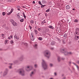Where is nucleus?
<instances>
[{
  "label": "nucleus",
  "mask_w": 79,
  "mask_h": 79,
  "mask_svg": "<svg viewBox=\"0 0 79 79\" xmlns=\"http://www.w3.org/2000/svg\"><path fill=\"white\" fill-rule=\"evenodd\" d=\"M42 61V67H43V68H44V69L45 70V69H47L48 68L47 64V63L46 62H45V60H44L43 59Z\"/></svg>",
  "instance_id": "1"
},
{
  "label": "nucleus",
  "mask_w": 79,
  "mask_h": 79,
  "mask_svg": "<svg viewBox=\"0 0 79 79\" xmlns=\"http://www.w3.org/2000/svg\"><path fill=\"white\" fill-rule=\"evenodd\" d=\"M44 55L45 56L47 57L48 58H49L51 56L50 52L49 51L47 50L44 52Z\"/></svg>",
  "instance_id": "2"
},
{
  "label": "nucleus",
  "mask_w": 79,
  "mask_h": 79,
  "mask_svg": "<svg viewBox=\"0 0 79 79\" xmlns=\"http://www.w3.org/2000/svg\"><path fill=\"white\" fill-rule=\"evenodd\" d=\"M19 74L21 75V76H24L25 75V72L24 71L23 69H19L18 71Z\"/></svg>",
  "instance_id": "3"
},
{
  "label": "nucleus",
  "mask_w": 79,
  "mask_h": 79,
  "mask_svg": "<svg viewBox=\"0 0 79 79\" xmlns=\"http://www.w3.org/2000/svg\"><path fill=\"white\" fill-rule=\"evenodd\" d=\"M60 51L62 53H64L65 55H71V52H64V49H61L60 50Z\"/></svg>",
  "instance_id": "4"
},
{
  "label": "nucleus",
  "mask_w": 79,
  "mask_h": 79,
  "mask_svg": "<svg viewBox=\"0 0 79 79\" xmlns=\"http://www.w3.org/2000/svg\"><path fill=\"white\" fill-rule=\"evenodd\" d=\"M30 37L31 40L33 41V40H34V34H33V33H31V34Z\"/></svg>",
  "instance_id": "5"
},
{
  "label": "nucleus",
  "mask_w": 79,
  "mask_h": 79,
  "mask_svg": "<svg viewBox=\"0 0 79 79\" xmlns=\"http://www.w3.org/2000/svg\"><path fill=\"white\" fill-rule=\"evenodd\" d=\"M8 70L7 69H6L5 71H4V73L3 76H5V75H6L8 73Z\"/></svg>",
  "instance_id": "6"
},
{
  "label": "nucleus",
  "mask_w": 79,
  "mask_h": 79,
  "mask_svg": "<svg viewBox=\"0 0 79 79\" xmlns=\"http://www.w3.org/2000/svg\"><path fill=\"white\" fill-rule=\"evenodd\" d=\"M27 68H29L30 69L29 70H27V71H31L32 69V66H27Z\"/></svg>",
  "instance_id": "7"
},
{
  "label": "nucleus",
  "mask_w": 79,
  "mask_h": 79,
  "mask_svg": "<svg viewBox=\"0 0 79 79\" xmlns=\"http://www.w3.org/2000/svg\"><path fill=\"white\" fill-rule=\"evenodd\" d=\"M43 30V32H45V31H49V30L48 29H46V28L45 27H44L42 28Z\"/></svg>",
  "instance_id": "8"
},
{
  "label": "nucleus",
  "mask_w": 79,
  "mask_h": 79,
  "mask_svg": "<svg viewBox=\"0 0 79 79\" xmlns=\"http://www.w3.org/2000/svg\"><path fill=\"white\" fill-rule=\"evenodd\" d=\"M14 38L15 39H17V40L19 39V37H18V36L16 34H15L14 36Z\"/></svg>",
  "instance_id": "9"
},
{
  "label": "nucleus",
  "mask_w": 79,
  "mask_h": 79,
  "mask_svg": "<svg viewBox=\"0 0 79 79\" xmlns=\"http://www.w3.org/2000/svg\"><path fill=\"white\" fill-rule=\"evenodd\" d=\"M12 24L14 26H18V24L15 22H14L13 23H12Z\"/></svg>",
  "instance_id": "10"
},
{
  "label": "nucleus",
  "mask_w": 79,
  "mask_h": 79,
  "mask_svg": "<svg viewBox=\"0 0 79 79\" xmlns=\"http://www.w3.org/2000/svg\"><path fill=\"white\" fill-rule=\"evenodd\" d=\"M34 75V72H32L30 74V76L31 77H32Z\"/></svg>",
  "instance_id": "11"
},
{
  "label": "nucleus",
  "mask_w": 79,
  "mask_h": 79,
  "mask_svg": "<svg viewBox=\"0 0 79 79\" xmlns=\"http://www.w3.org/2000/svg\"><path fill=\"white\" fill-rule=\"evenodd\" d=\"M71 8V6L69 5H67L66 6V9L67 10H69Z\"/></svg>",
  "instance_id": "12"
},
{
  "label": "nucleus",
  "mask_w": 79,
  "mask_h": 79,
  "mask_svg": "<svg viewBox=\"0 0 79 79\" xmlns=\"http://www.w3.org/2000/svg\"><path fill=\"white\" fill-rule=\"evenodd\" d=\"M49 28L50 29H54V27L52 25H50L48 26Z\"/></svg>",
  "instance_id": "13"
},
{
  "label": "nucleus",
  "mask_w": 79,
  "mask_h": 79,
  "mask_svg": "<svg viewBox=\"0 0 79 79\" xmlns=\"http://www.w3.org/2000/svg\"><path fill=\"white\" fill-rule=\"evenodd\" d=\"M75 36H79V32H75Z\"/></svg>",
  "instance_id": "14"
},
{
  "label": "nucleus",
  "mask_w": 79,
  "mask_h": 79,
  "mask_svg": "<svg viewBox=\"0 0 79 79\" xmlns=\"http://www.w3.org/2000/svg\"><path fill=\"white\" fill-rule=\"evenodd\" d=\"M46 22H45V20H44L41 23V24L42 25V26H43L44 24V23H45Z\"/></svg>",
  "instance_id": "15"
},
{
  "label": "nucleus",
  "mask_w": 79,
  "mask_h": 79,
  "mask_svg": "<svg viewBox=\"0 0 79 79\" xmlns=\"http://www.w3.org/2000/svg\"><path fill=\"white\" fill-rule=\"evenodd\" d=\"M57 60L58 61V62H60V61H61V58L60 57L58 56L57 57Z\"/></svg>",
  "instance_id": "16"
},
{
  "label": "nucleus",
  "mask_w": 79,
  "mask_h": 79,
  "mask_svg": "<svg viewBox=\"0 0 79 79\" xmlns=\"http://www.w3.org/2000/svg\"><path fill=\"white\" fill-rule=\"evenodd\" d=\"M79 36H75V40H77L79 39Z\"/></svg>",
  "instance_id": "17"
},
{
  "label": "nucleus",
  "mask_w": 79,
  "mask_h": 79,
  "mask_svg": "<svg viewBox=\"0 0 79 79\" xmlns=\"http://www.w3.org/2000/svg\"><path fill=\"white\" fill-rule=\"evenodd\" d=\"M42 3H43V4H45V3H46V1L45 0H43L42 1Z\"/></svg>",
  "instance_id": "18"
},
{
  "label": "nucleus",
  "mask_w": 79,
  "mask_h": 79,
  "mask_svg": "<svg viewBox=\"0 0 79 79\" xmlns=\"http://www.w3.org/2000/svg\"><path fill=\"white\" fill-rule=\"evenodd\" d=\"M17 16L18 18H19V19H21V17H20V15H19V13H18L17 14Z\"/></svg>",
  "instance_id": "19"
},
{
  "label": "nucleus",
  "mask_w": 79,
  "mask_h": 79,
  "mask_svg": "<svg viewBox=\"0 0 79 79\" xmlns=\"http://www.w3.org/2000/svg\"><path fill=\"white\" fill-rule=\"evenodd\" d=\"M34 32H35V34H37L38 33V31H37V30H34Z\"/></svg>",
  "instance_id": "20"
},
{
  "label": "nucleus",
  "mask_w": 79,
  "mask_h": 79,
  "mask_svg": "<svg viewBox=\"0 0 79 79\" xmlns=\"http://www.w3.org/2000/svg\"><path fill=\"white\" fill-rule=\"evenodd\" d=\"M75 32H79V29L77 28L76 29V31Z\"/></svg>",
  "instance_id": "21"
},
{
  "label": "nucleus",
  "mask_w": 79,
  "mask_h": 79,
  "mask_svg": "<svg viewBox=\"0 0 79 79\" xmlns=\"http://www.w3.org/2000/svg\"><path fill=\"white\" fill-rule=\"evenodd\" d=\"M51 44L52 45H55V42L54 41H53L51 43Z\"/></svg>",
  "instance_id": "22"
},
{
  "label": "nucleus",
  "mask_w": 79,
  "mask_h": 79,
  "mask_svg": "<svg viewBox=\"0 0 79 79\" xmlns=\"http://www.w3.org/2000/svg\"><path fill=\"white\" fill-rule=\"evenodd\" d=\"M23 60V56H22L20 58V61H22Z\"/></svg>",
  "instance_id": "23"
},
{
  "label": "nucleus",
  "mask_w": 79,
  "mask_h": 79,
  "mask_svg": "<svg viewBox=\"0 0 79 79\" xmlns=\"http://www.w3.org/2000/svg\"><path fill=\"white\" fill-rule=\"evenodd\" d=\"M34 47L35 48H37V44H35L34 46Z\"/></svg>",
  "instance_id": "24"
},
{
  "label": "nucleus",
  "mask_w": 79,
  "mask_h": 79,
  "mask_svg": "<svg viewBox=\"0 0 79 79\" xmlns=\"http://www.w3.org/2000/svg\"><path fill=\"white\" fill-rule=\"evenodd\" d=\"M10 22H11V23H12V24L15 21H14V20H13L11 19L10 20Z\"/></svg>",
  "instance_id": "25"
},
{
  "label": "nucleus",
  "mask_w": 79,
  "mask_h": 79,
  "mask_svg": "<svg viewBox=\"0 0 79 79\" xmlns=\"http://www.w3.org/2000/svg\"><path fill=\"white\" fill-rule=\"evenodd\" d=\"M73 64H74V65H75L77 67V69H78L79 67H78V66L76 64L74 63H73Z\"/></svg>",
  "instance_id": "26"
},
{
  "label": "nucleus",
  "mask_w": 79,
  "mask_h": 79,
  "mask_svg": "<svg viewBox=\"0 0 79 79\" xmlns=\"http://www.w3.org/2000/svg\"><path fill=\"white\" fill-rule=\"evenodd\" d=\"M38 39L40 40H42V39H42V37H39Z\"/></svg>",
  "instance_id": "27"
},
{
  "label": "nucleus",
  "mask_w": 79,
  "mask_h": 79,
  "mask_svg": "<svg viewBox=\"0 0 79 79\" xmlns=\"http://www.w3.org/2000/svg\"><path fill=\"white\" fill-rule=\"evenodd\" d=\"M20 22H23V21H24V19H20Z\"/></svg>",
  "instance_id": "28"
},
{
  "label": "nucleus",
  "mask_w": 79,
  "mask_h": 79,
  "mask_svg": "<svg viewBox=\"0 0 79 79\" xmlns=\"http://www.w3.org/2000/svg\"><path fill=\"white\" fill-rule=\"evenodd\" d=\"M64 37H67V34H64Z\"/></svg>",
  "instance_id": "29"
},
{
  "label": "nucleus",
  "mask_w": 79,
  "mask_h": 79,
  "mask_svg": "<svg viewBox=\"0 0 79 79\" xmlns=\"http://www.w3.org/2000/svg\"><path fill=\"white\" fill-rule=\"evenodd\" d=\"M49 66L50 67H53V64L51 63L50 64Z\"/></svg>",
  "instance_id": "30"
},
{
  "label": "nucleus",
  "mask_w": 79,
  "mask_h": 79,
  "mask_svg": "<svg viewBox=\"0 0 79 79\" xmlns=\"http://www.w3.org/2000/svg\"><path fill=\"white\" fill-rule=\"evenodd\" d=\"M38 30L39 32H40L41 31V28H38Z\"/></svg>",
  "instance_id": "31"
},
{
  "label": "nucleus",
  "mask_w": 79,
  "mask_h": 79,
  "mask_svg": "<svg viewBox=\"0 0 79 79\" xmlns=\"http://www.w3.org/2000/svg\"><path fill=\"white\" fill-rule=\"evenodd\" d=\"M6 15V13L5 12H2V15L3 16H5Z\"/></svg>",
  "instance_id": "32"
},
{
  "label": "nucleus",
  "mask_w": 79,
  "mask_h": 79,
  "mask_svg": "<svg viewBox=\"0 0 79 79\" xmlns=\"http://www.w3.org/2000/svg\"><path fill=\"white\" fill-rule=\"evenodd\" d=\"M30 23H31H31L32 24H33V23H34V21H33V20H31V21H30Z\"/></svg>",
  "instance_id": "33"
},
{
  "label": "nucleus",
  "mask_w": 79,
  "mask_h": 79,
  "mask_svg": "<svg viewBox=\"0 0 79 79\" xmlns=\"http://www.w3.org/2000/svg\"><path fill=\"white\" fill-rule=\"evenodd\" d=\"M38 3L40 5H42V3H41V2L40 1H38Z\"/></svg>",
  "instance_id": "34"
},
{
  "label": "nucleus",
  "mask_w": 79,
  "mask_h": 79,
  "mask_svg": "<svg viewBox=\"0 0 79 79\" xmlns=\"http://www.w3.org/2000/svg\"><path fill=\"white\" fill-rule=\"evenodd\" d=\"M11 12H10L9 13H7V15H11Z\"/></svg>",
  "instance_id": "35"
},
{
  "label": "nucleus",
  "mask_w": 79,
  "mask_h": 79,
  "mask_svg": "<svg viewBox=\"0 0 79 79\" xmlns=\"http://www.w3.org/2000/svg\"><path fill=\"white\" fill-rule=\"evenodd\" d=\"M49 11H50V9H48L46 10V12H48Z\"/></svg>",
  "instance_id": "36"
},
{
  "label": "nucleus",
  "mask_w": 79,
  "mask_h": 79,
  "mask_svg": "<svg viewBox=\"0 0 79 79\" xmlns=\"http://www.w3.org/2000/svg\"><path fill=\"white\" fill-rule=\"evenodd\" d=\"M50 49L52 50H53L54 49V48H53V47H51V48H50Z\"/></svg>",
  "instance_id": "37"
},
{
  "label": "nucleus",
  "mask_w": 79,
  "mask_h": 79,
  "mask_svg": "<svg viewBox=\"0 0 79 79\" xmlns=\"http://www.w3.org/2000/svg\"><path fill=\"white\" fill-rule=\"evenodd\" d=\"M45 5H41V8H44V6H45Z\"/></svg>",
  "instance_id": "38"
},
{
  "label": "nucleus",
  "mask_w": 79,
  "mask_h": 79,
  "mask_svg": "<svg viewBox=\"0 0 79 79\" xmlns=\"http://www.w3.org/2000/svg\"><path fill=\"white\" fill-rule=\"evenodd\" d=\"M13 11V9H11L10 12H11V13H12Z\"/></svg>",
  "instance_id": "39"
},
{
  "label": "nucleus",
  "mask_w": 79,
  "mask_h": 79,
  "mask_svg": "<svg viewBox=\"0 0 79 79\" xmlns=\"http://www.w3.org/2000/svg\"><path fill=\"white\" fill-rule=\"evenodd\" d=\"M78 21L77 20V19H75L74 20V22H75L76 23H77V22H78Z\"/></svg>",
  "instance_id": "40"
},
{
  "label": "nucleus",
  "mask_w": 79,
  "mask_h": 79,
  "mask_svg": "<svg viewBox=\"0 0 79 79\" xmlns=\"http://www.w3.org/2000/svg\"><path fill=\"white\" fill-rule=\"evenodd\" d=\"M13 40H11V41H10V43H11V44H13Z\"/></svg>",
  "instance_id": "41"
},
{
  "label": "nucleus",
  "mask_w": 79,
  "mask_h": 79,
  "mask_svg": "<svg viewBox=\"0 0 79 79\" xmlns=\"http://www.w3.org/2000/svg\"><path fill=\"white\" fill-rule=\"evenodd\" d=\"M35 68H37V65L36 64H35Z\"/></svg>",
  "instance_id": "42"
},
{
  "label": "nucleus",
  "mask_w": 79,
  "mask_h": 79,
  "mask_svg": "<svg viewBox=\"0 0 79 79\" xmlns=\"http://www.w3.org/2000/svg\"><path fill=\"white\" fill-rule=\"evenodd\" d=\"M35 28L36 29H38L39 27H35Z\"/></svg>",
  "instance_id": "43"
},
{
  "label": "nucleus",
  "mask_w": 79,
  "mask_h": 79,
  "mask_svg": "<svg viewBox=\"0 0 79 79\" xmlns=\"http://www.w3.org/2000/svg\"><path fill=\"white\" fill-rule=\"evenodd\" d=\"M24 45H25L26 46H27V43H25L24 44Z\"/></svg>",
  "instance_id": "44"
},
{
  "label": "nucleus",
  "mask_w": 79,
  "mask_h": 79,
  "mask_svg": "<svg viewBox=\"0 0 79 79\" xmlns=\"http://www.w3.org/2000/svg\"><path fill=\"white\" fill-rule=\"evenodd\" d=\"M29 28L30 29H32V27L31 26H29Z\"/></svg>",
  "instance_id": "45"
},
{
  "label": "nucleus",
  "mask_w": 79,
  "mask_h": 79,
  "mask_svg": "<svg viewBox=\"0 0 79 79\" xmlns=\"http://www.w3.org/2000/svg\"><path fill=\"white\" fill-rule=\"evenodd\" d=\"M7 42H8V40H5V42L6 43H7Z\"/></svg>",
  "instance_id": "46"
},
{
  "label": "nucleus",
  "mask_w": 79,
  "mask_h": 79,
  "mask_svg": "<svg viewBox=\"0 0 79 79\" xmlns=\"http://www.w3.org/2000/svg\"><path fill=\"white\" fill-rule=\"evenodd\" d=\"M23 16L24 17V18H25V19H26V15H23Z\"/></svg>",
  "instance_id": "47"
},
{
  "label": "nucleus",
  "mask_w": 79,
  "mask_h": 79,
  "mask_svg": "<svg viewBox=\"0 0 79 79\" xmlns=\"http://www.w3.org/2000/svg\"><path fill=\"white\" fill-rule=\"evenodd\" d=\"M77 63H78V64H79V60H77Z\"/></svg>",
  "instance_id": "48"
},
{
  "label": "nucleus",
  "mask_w": 79,
  "mask_h": 79,
  "mask_svg": "<svg viewBox=\"0 0 79 79\" xmlns=\"http://www.w3.org/2000/svg\"><path fill=\"white\" fill-rule=\"evenodd\" d=\"M15 63H18V61H15L14 62Z\"/></svg>",
  "instance_id": "49"
},
{
  "label": "nucleus",
  "mask_w": 79,
  "mask_h": 79,
  "mask_svg": "<svg viewBox=\"0 0 79 79\" xmlns=\"http://www.w3.org/2000/svg\"><path fill=\"white\" fill-rule=\"evenodd\" d=\"M17 8H20V7H19V6H17Z\"/></svg>",
  "instance_id": "50"
},
{
  "label": "nucleus",
  "mask_w": 79,
  "mask_h": 79,
  "mask_svg": "<svg viewBox=\"0 0 79 79\" xmlns=\"http://www.w3.org/2000/svg\"><path fill=\"white\" fill-rule=\"evenodd\" d=\"M23 16H24L25 15V14H24V12H23Z\"/></svg>",
  "instance_id": "51"
},
{
  "label": "nucleus",
  "mask_w": 79,
  "mask_h": 79,
  "mask_svg": "<svg viewBox=\"0 0 79 79\" xmlns=\"http://www.w3.org/2000/svg\"><path fill=\"white\" fill-rule=\"evenodd\" d=\"M9 37L10 39H11L12 37H13V36H9Z\"/></svg>",
  "instance_id": "52"
},
{
  "label": "nucleus",
  "mask_w": 79,
  "mask_h": 79,
  "mask_svg": "<svg viewBox=\"0 0 79 79\" xmlns=\"http://www.w3.org/2000/svg\"><path fill=\"white\" fill-rule=\"evenodd\" d=\"M54 75L55 76H56V73H54Z\"/></svg>",
  "instance_id": "53"
},
{
  "label": "nucleus",
  "mask_w": 79,
  "mask_h": 79,
  "mask_svg": "<svg viewBox=\"0 0 79 79\" xmlns=\"http://www.w3.org/2000/svg\"><path fill=\"white\" fill-rule=\"evenodd\" d=\"M9 67L10 69H11V66H10Z\"/></svg>",
  "instance_id": "54"
},
{
  "label": "nucleus",
  "mask_w": 79,
  "mask_h": 79,
  "mask_svg": "<svg viewBox=\"0 0 79 79\" xmlns=\"http://www.w3.org/2000/svg\"><path fill=\"white\" fill-rule=\"evenodd\" d=\"M33 3L34 4H35V1H33Z\"/></svg>",
  "instance_id": "55"
},
{
  "label": "nucleus",
  "mask_w": 79,
  "mask_h": 79,
  "mask_svg": "<svg viewBox=\"0 0 79 79\" xmlns=\"http://www.w3.org/2000/svg\"><path fill=\"white\" fill-rule=\"evenodd\" d=\"M62 60H64V58H62Z\"/></svg>",
  "instance_id": "56"
},
{
  "label": "nucleus",
  "mask_w": 79,
  "mask_h": 79,
  "mask_svg": "<svg viewBox=\"0 0 79 79\" xmlns=\"http://www.w3.org/2000/svg\"><path fill=\"white\" fill-rule=\"evenodd\" d=\"M8 39H10L11 38H10V37H9L8 38Z\"/></svg>",
  "instance_id": "57"
},
{
  "label": "nucleus",
  "mask_w": 79,
  "mask_h": 79,
  "mask_svg": "<svg viewBox=\"0 0 79 79\" xmlns=\"http://www.w3.org/2000/svg\"><path fill=\"white\" fill-rule=\"evenodd\" d=\"M2 36H4V34H2Z\"/></svg>",
  "instance_id": "58"
},
{
  "label": "nucleus",
  "mask_w": 79,
  "mask_h": 79,
  "mask_svg": "<svg viewBox=\"0 0 79 79\" xmlns=\"http://www.w3.org/2000/svg\"><path fill=\"white\" fill-rule=\"evenodd\" d=\"M18 10H20V9H19V8L17 9Z\"/></svg>",
  "instance_id": "59"
},
{
  "label": "nucleus",
  "mask_w": 79,
  "mask_h": 79,
  "mask_svg": "<svg viewBox=\"0 0 79 79\" xmlns=\"http://www.w3.org/2000/svg\"><path fill=\"white\" fill-rule=\"evenodd\" d=\"M23 8H26V7H25L24 6H23Z\"/></svg>",
  "instance_id": "60"
},
{
  "label": "nucleus",
  "mask_w": 79,
  "mask_h": 79,
  "mask_svg": "<svg viewBox=\"0 0 79 79\" xmlns=\"http://www.w3.org/2000/svg\"><path fill=\"white\" fill-rule=\"evenodd\" d=\"M73 10H75V9H73Z\"/></svg>",
  "instance_id": "61"
},
{
  "label": "nucleus",
  "mask_w": 79,
  "mask_h": 79,
  "mask_svg": "<svg viewBox=\"0 0 79 79\" xmlns=\"http://www.w3.org/2000/svg\"><path fill=\"white\" fill-rule=\"evenodd\" d=\"M69 64H71V62H69Z\"/></svg>",
  "instance_id": "62"
},
{
  "label": "nucleus",
  "mask_w": 79,
  "mask_h": 79,
  "mask_svg": "<svg viewBox=\"0 0 79 79\" xmlns=\"http://www.w3.org/2000/svg\"><path fill=\"white\" fill-rule=\"evenodd\" d=\"M59 32H61V30H59Z\"/></svg>",
  "instance_id": "63"
},
{
  "label": "nucleus",
  "mask_w": 79,
  "mask_h": 79,
  "mask_svg": "<svg viewBox=\"0 0 79 79\" xmlns=\"http://www.w3.org/2000/svg\"><path fill=\"white\" fill-rule=\"evenodd\" d=\"M65 78H66V77H65L63 78V79H65Z\"/></svg>",
  "instance_id": "64"
}]
</instances>
